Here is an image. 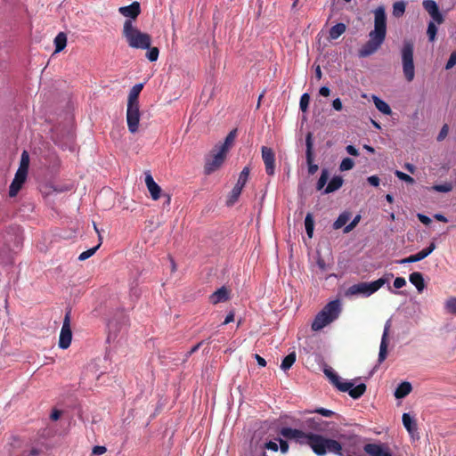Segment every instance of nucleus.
<instances>
[{
    "label": "nucleus",
    "instance_id": "nucleus-26",
    "mask_svg": "<svg viewBox=\"0 0 456 456\" xmlns=\"http://www.w3.org/2000/svg\"><path fill=\"white\" fill-rule=\"evenodd\" d=\"M29 167V155L28 151H24L21 153L20 166L16 173L22 174L28 176V171Z\"/></svg>",
    "mask_w": 456,
    "mask_h": 456
},
{
    "label": "nucleus",
    "instance_id": "nucleus-52",
    "mask_svg": "<svg viewBox=\"0 0 456 456\" xmlns=\"http://www.w3.org/2000/svg\"><path fill=\"white\" fill-rule=\"evenodd\" d=\"M367 181L370 185H372L374 187H378L379 185V182H380L379 178L377 175L369 176L367 178Z\"/></svg>",
    "mask_w": 456,
    "mask_h": 456
},
{
    "label": "nucleus",
    "instance_id": "nucleus-6",
    "mask_svg": "<svg viewBox=\"0 0 456 456\" xmlns=\"http://www.w3.org/2000/svg\"><path fill=\"white\" fill-rule=\"evenodd\" d=\"M387 282L388 279L386 277H381L377 281L371 282H359L357 284L350 286L346 291V296H362L367 297L374 294Z\"/></svg>",
    "mask_w": 456,
    "mask_h": 456
},
{
    "label": "nucleus",
    "instance_id": "nucleus-24",
    "mask_svg": "<svg viewBox=\"0 0 456 456\" xmlns=\"http://www.w3.org/2000/svg\"><path fill=\"white\" fill-rule=\"evenodd\" d=\"M142 84L134 85L129 92L127 104L139 105L138 96L142 89Z\"/></svg>",
    "mask_w": 456,
    "mask_h": 456
},
{
    "label": "nucleus",
    "instance_id": "nucleus-40",
    "mask_svg": "<svg viewBox=\"0 0 456 456\" xmlns=\"http://www.w3.org/2000/svg\"><path fill=\"white\" fill-rule=\"evenodd\" d=\"M148 52L146 53V57L150 61H156L159 58V51L157 47H149L146 48Z\"/></svg>",
    "mask_w": 456,
    "mask_h": 456
},
{
    "label": "nucleus",
    "instance_id": "nucleus-3",
    "mask_svg": "<svg viewBox=\"0 0 456 456\" xmlns=\"http://www.w3.org/2000/svg\"><path fill=\"white\" fill-rule=\"evenodd\" d=\"M122 34L131 48L145 50L151 45V36L138 29L131 20H125Z\"/></svg>",
    "mask_w": 456,
    "mask_h": 456
},
{
    "label": "nucleus",
    "instance_id": "nucleus-4",
    "mask_svg": "<svg viewBox=\"0 0 456 456\" xmlns=\"http://www.w3.org/2000/svg\"><path fill=\"white\" fill-rule=\"evenodd\" d=\"M341 313V303L338 299L328 303L322 310L315 316L312 329L314 331L321 330L325 326L338 318Z\"/></svg>",
    "mask_w": 456,
    "mask_h": 456
},
{
    "label": "nucleus",
    "instance_id": "nucleus-37",
    "mask_svg": "<svg viewBox=\"0 0 456 456\" xmlns=\"http://www.w3.org/2000/svg\"><path fill=\"white\" fill-rule=\"evenodd\" d=\"M422 259H424V254H422L421 251H419L415 255H411L408 257L399 260L398 263L401 265H404V264L419 262Z\"/></svg>",
    "mask_w": 456,
    "mask_h": 456
},
{
    "label": "nucleus",
    "instance_id": "nucleus-31",
    "mask_svg": "<svg viewBox=\"0 0 456 456\" xmlns=\"http://www.w3.org/2000/svg\"><path fill=\"white\" fill-rule=\"evenodd\" d=\"M346 31V25L344 23H337L330 29V37L331 39L338 38Z\"/></svg>",
    "mask_w": 456,
    "mask_h": 456
},
{
    "label": "nucleus",
    "instance_id": "nucleus-1",
    "mask_svg": "<svg viewBox=\"0 0 456 456\" xmlns=\"http://www.w3.org/2000/svg\"><path fill=\"white\" fill-rule=\"evenodd\" d=\"M280 434L283 437L295 440L300 444L309 445L318 456H324L327 453H333L338 456H352L347 451L343 450L340 443L321 435L305 433L291 428H282Z\"/></svg>",
    "mask_w": 456,
    "mask_h": 456
},
{
    "label": "nucleus",
    "instance_id": "nucleus-28",
    "mask_svg": "<svg viewBox=\"0 0 456 456\" xmlns=\"http://www.w3.org/2000/svg\"><path fill=\"white\" fill-rule=\"evenodd\" d=\"M372 100H373V102L375 104V107L382 114H385V115H390L391 114V112H392L391 108L389 107V105L386 102H384L383 100H381L380 98H379L376 95L372 96Z\"/></svg>",
    "mask_w": 456,
    "mask_h": 456
},
{
    "label": "nucleus",
    "instance_id": "nucleus-14",
    "mask_svg": "<svg viewBox=\"0 0 456 456\" xmlns=\"http://www.w3.org/2000/svg\"><path fill=\"white\" fill-rule=\"evenodd\" d=\"M422 5L432 18V20L436 21L437 24H442L444 22V16L440 12L438 5L434 0H424Z\"/></svg>",
    "mask_w": 456,
    "mask_h": 456
},
{
    "label": "nucleus",
    "instance_id": "nucleus-39",
    "mask_svg": "<svg viewBox=\"0 0 456 456\" xmlns=\"http://www.w3.org/2000/svg\"><path fill=\"white\" fill-rule=\"evenodd\" d=\"M329 179V172L327 169H323L322 171L321 176L317 182L316 188L318 191H321L324 188L325 184L327 183V181Z\"/></svg>",
    "mask_w": 456,
    "mask_h": 456
},
{
    "label": "nucleus",
    "instance_id": "nucleus-61",
    "mask_svg": "<svg viewBox=\"0 0 456 456\" xmlns=\"http://www.w3.org/2000/svg\"><path fill=\"white\" fill-rule=\"evenodd\" d=\"M233 320H234V314H233V313H232V312H231V313H229V314H227V316L225 317V319H224V323H223V324H224V325H226V324H228V323H230V322H233Z\"/></svg>",
    "mask_w": 456,
    "mask_h": 456
},
{
    "label": "nucleus",
    "instance_id": "nucleus-21",
    "mask_svg": "<svg viewBox=\"0 0 456 456\" xmlns=\"http://www.w3.org/2000/svg\"><path fill=\"white\" fill-rule=\"evenodd\" d=\"M412 390V387L410 382L403 381L398 385L395 391V397L397 399L404 398L408 395Z\"/></svg>",
    "mask_w": 456,
    "mask_h": 456
},
{
    "label": "nucleus",
    "instance_id": "nucleus-48",
    "mask_svg": "<svg viewBox=\"0 0 456 456\" xmlns=\"http://www.w3.org/2000/svg\"><path fill=\"white\" fill-rule=\"evenodd\" d=\"M359 220H360V216H356L349 224L346 225L344 232H349L350 231H352L356 226Z\"/></svg>",
    "mask_w": 456,
    "mask_h": 456
},
{
    "label": "nucleus",
    "instance_id": "nucleus-34",
    "mask_svg": "<svg viewBox=\"0 0 456 456\" xmlns=\"http://www.w3.org/2000/svg\"><path fill=\"white\" fill-rule=\"evenodd\" d=\"M406 8V3L404 1H397L393 4V15L395 17H401L403 15Z\"/></svg>",
    "mask_w": 456,
    "mask_h": 456
},
{
    "label": "nucleus",
    "instance_id": "nucleus-60",
    "mask_svg": "<svg viewBox=\"0 0 456 456\" xmlns=\"http://www.w3.org/2000/svg\"><path fill=\"white\" fill-rule=\"evenodd\" d=\"M319 94L322 95V96H324V97H328L330 94V90L329 87L327 86H322L319 90Z\"/></svg>",
    "mask_w": 456,
    "mask_h": 456
},
{
    "label": "nucleus",
    "instance_id": "nucleus-13",
    "mask_svg": "<svg viewBox=\"0 0 456 456\" xmlns=\"http://www.w3.org/2000/svg\"><path fill=\"white\" fill-rule=\"evenodd\" d=\"M391 328V321L387 320L385 323L384 331L382 334L380 346H379V358L378 362L379 363H381L385 361L387 354V346H388V333Z\"/></svg>",
    "mask_w": 456,
    "mask_h": 456
},
{
    "label": "nucleus",
    "instance_id": "nucleus-5",
    "mask_svg": "<svg viewBox=\"0 0 456 456\" xmlns=\"http://www.w3.org/2000/svg\"><path fill=\"white\" fill-rule=\"evenodd\" d=\"M324 373L338 389L342 392H348L354 399L361 397L366 390V386L363 383L354 386V383L350 381L342 382L341 378L331 368L325 369Z\"/></svg>",
    "mask_w": 456,
    "mask_h": 456
},
{
    "label": "nucleus",
    "instance_id": "nucleus-2",
    "mask_svg": "<svg viewBox=\"0 0 456 456\" xmlns=\"http://www.w3.org/2000/svg\"><path fill=\"white\" fill-rule=\"evenodd\" d=\"M386 35V10L384 6H379L374 11V29L369 33V40L359 50V57L365 58L375 53L384 43Z\"/></svg>",
    "mask_w": 456,
    "mask_h": 456
},
{
    "label": "nucleus",
    "instance_id": "nucleus-27",
    "mask_svg": "<svg viewBox=\"0 0 456 456\" xmlns=\"http://www.w3.org/2000/svg\"><path fill=\"white\" fill-rule=\"evenodd\" d=\"M94 228L95 230V232L98 233L99 235V240L100 241H102V237L100 235V232L96 226V224L94 223ZM102 242H99V244L92 248H89L84 252H82L79 256H78V260L80 261H85L86 259H88L89 257H91L95 252L96 250L99 248L100 245H101Z\"/></svg>",
    "mask_w": 456,
    "mask_h": 456
},
{
    "label": "nucleus",
    "instance_id": "nucleus-38",
    "mask_svg": "<svg viewBox=\"0 0 456 456\" xmlns=\"http://www.w3.org/2000/svg\"><path fill=\"white\" fill-rule=\"evenodd\" d=\"M436 21L431 20L428 22V29H427V35L428 37V40L430 42H434L436 39V36L437 33V27L436 25Z\"/></svg>",
    "mask_w": 456,
    "mask_h": 456
},
{
    "label": "nucleus",
    "instance_id": "nucleus-59",
    "mask_svg": "<svg viewBox=\"0 0 456 456\" xmlns=\"http://www.w3.org/2000/svg\"><path fill=\"white\" fill-rule=\"evenodd\" d=\"M346 152L352 156H358L359 155V151L358 150L353 146V145H347L346 148Z\"/></svg>",
    "mask_w": 456,
    "mask_h": 456
},
{
    "label": "nucleus",
    "instance_id": "nucleus-50",
    "mask_svg": "<svg viewBox=\"0 0 456 456\" xmlns=\"http://www.w3.org/2000/svg\"><path fill=\"white\" fill-rule=\"evenodd\" d=\"M436 249V244L431 242L429 246L421 250V253L424 254V258L428 256L434 250Z\"/></svg>",
    "mask_w": 456,
    "mask_h": 456
},
{
    "label": "nucleus",
    "instance_id": "nucleus-44",
    "mask_svg": "<svg viewBox=\"0 0 456 456\" xmlns=\"http://www.w3.org/2000/svg\"><path fill=\"white\" fill-rule=\"evenodd\" d=\"M395 175H396V177H398L402 181H404L405 183H414V179L411 176H410L409 175H407L402 171L396 170L395 172Z\"/></svg>",
    "mask_w": 456,
    "mask_h": 456
},
{
    "label": "nucleus",
    "instance_id": "nucleus-41",
    "mask_svg": "<svg viewBox=\"0 0 456 456\" xmlns=\"http://www.w3.org/2000/svg\"><path fill=\"white\" fill-rule=\"evenodd\" d=\"M354 166V162L350 158H345L340 163L339 169L340 171H348L351 170Z\"/></svg>",
    "mask_w": 456,
    "mask_h": 456
},
{
    "label": "nucleus",
    "instance_id": "nucleus-57",
    "mask_svg": "<svg viewBox=\"0 0 456 456\" xmlns=\"http://www.w3.org/2000/svg\"><path fill=\"white\" fill-rule=\"evenodd\" d=\"M332 107L335 110L340 111L343 109L342 102L339 98H336L332 102Z\"/></svg>",
    "mask_w": 456,
    "mask_h": 456
},
{
    "label": "nucleus",
    "instance_id": "nucleus-11",
    "mask_svg": "<svg viewBox=\"0 0 456 456\" xmlns=\"http://www.w3.org/2000/svg\"><path fill=\"white\" fill-rule=\"evenodd\" d=\"M261 154L266 174L273 175L275 172V155L273 151L269 147L262 146Z\"/></svg>",
    "mask_w": 456,
    "mask_h": 456
},
{
    "label": "nucleus",
    "instance_id": "nucleus-56",
    "mask_svg": "<svg viewBox=\"0 0 456 456\" xmlns=\"http://www.w3.org/2000/svg\"><path fill=\"white\" fill-rule=\"evenodd\" d=\"M315 411L324 417H331L332 415H334V412L332 411L324 408H319Z\"/></svg>",
    "mask_w": 456,
    "mask_h": 456
},
{
    "label": "nucleus",
    "instance_id": "nucleus-16",
    "mask_svg": "<svg viewBox=\"0 0 456 456\" xmlns=\"http://www.w3.org/2000/svg\"><path fill=\"white\" fill-rule=\"evenodd\" d=\"M118 12L123 16L126 17V20H131L134 22L141 12L140 4L134 2L130 5L119 7Z\"/></svg>",
    "mask_w": 456,
    "mask_h": 456
},
{
    "label": "nucleus",
    "instance_id": "nucleus-64",
    "mask_svg": "<svg viewBox=\"0 0 456 456\" xmlns=\"http://www.w3.org/2000/svg\"><path fill=\"white\" fill-rule=\"evenodd\" d=\"M203 342H200L198 343L197 345H195L194 346H192L191 348V350L187 353V356L192 354L193 353H195L196 351L199 350V348L200 347V346L202 345Z\"/></svg>",
    "mask_w": 456,
    "mask_h": 456
},
{
    "label": "nucleus",
    "instance_id": "nucleus-18",
    "mask_svg": "<svg viewBox=\"0 0 456 456\" xmlns=\"http://www.w3.org/2000/svg\"><path fill=\"white\" fill-rule=\"evenodd\" d=\"M403 427L409 432L411 436L415 439L418 438V428L416 420L409 413H403L402 417Z\"/></svg>",
    "mask_w": 456,
    "mask_h": 456
},
{
    "label": "nucleus",
    "instance_id": "nucleus-32",
    "mask_svg": "<svg viewBox=\"0 0 456 456\" xmlns=\"http://www.w3.org/2000/svg\"><path fill=\"white\" fill-rule=\"evenodd\" d=\"M350 217H351L350 213L343 212L342 214H340L338 216L337 220L334 222L333 228L335 230L342 228L343 226H345L346 224V223L349 221Z\"/></svg>",
    "mask_w": 456,
    "mask_h": 456
},
{
    "label": "nucleus",
    "instance_id": "nucleus-23",
    "mask_svg": "<svg viewBox=\"0 0 456 456\" xmlns=\"http://www.w3.org/2000/svg\"><path fill=\"white\" fill-rule=\"evenodd\" d=\"M410 282L416 287L419 292H421L425 288L423 275L419 272H414L410 274Z\"/></svg>",
    "mask_w": 456,
    "mask_h": 456
},
{
    "label": "nucleus",
    "instance_id": "nucleus-47",
    "mask_svg": "<svg viewBox=\"0 0 456 456\" xmlns=\"http://www.w3.org/2000/svg\"><path fill=\"white\" fill-rule=\"evenodd\" d=\"M456 64V51L452 52L449 57V60L445 65L446 69H452Z\"/></svg>",
    "mask_w": 456,
    "mask_h": 456
},
{
    "label": "nucleus",
    "instance_id": "nucleus-62",
    "mask_svg": "<svg viewBox=\"0 0 456 456\" xmlns=\"http://www.w3.org/2000/svg\"><path fill=\"white\" fill-rule=\"evenodd\" d=\"M61 412L60 411L53 410V412L51 413L50 418L52 420H57L61 417Z\"/></svg>",
    "mask_w": 456,
    "mask_h": 456
},
{
    "label": "nucleus",
    "instance_id": "nucleus-15",
    "mask_svg": "<svg viewBox=\"0 0 456 456\" xmlns=\"http://www.w3.org/2000/svg\"><path fill=\"white\" fill-rule=\"evenodd\" d=\"M363 450L370 456H392L389 448L385 444H367Z\"/></svg>",
    "mask_w": 456,
    "mask_h": 456
},
{
    "label": "nucleus",
    "instance_id": "nucleus-22",
    "mask_svg": "<svg viewBox=\"0 0 456 456\" xmlns=\"http://www.w3.org/2000/svg\"><path fill=\"white\" fill-rule=\"evenodd\" d=\"M236 135H237V130L236 129L232 130L225 137L224 142L221 145H217L216 147L227 154L230 148L232 147V145L234 142Z\"/></svg>",
    "mask_w": 456,
    "mask_h": 456
},
{
    "label": "nucleus",
    "instance_id": "nucleus-20",
    "mask_svg": "<svg viewBox=\"0 0 456 456\" xmlns=\"http://www.w3.org/2000/svg\"><path fill=\"white\" fill-rule=\"evenodd\" d=\"M229 299V290L225 287H221L209 297V301L213 305L225 302Z\"/></svg>",
    "mask_w": 456,
    "mask_h": 456
},
{
    "label": "nucleus",
    "instance_id": "nucleus-49",
    "mask_svg": "<svg viewBox=\"0 0 456 456\" xmlns=\"http://www.w3.org/2000/svg\"><path fill=\"white\" fill-rule=\"evenodd\" d=\"M449 127L447 125H444L441 128L438 135H437V141H443L448 134Z\"/></svg>",
    "mask_w": 456,
    "mask_h": 456
},
{
    "label": "nucleus",
    "instance_id": "nucleus-7",
    "mask_svg": "<svg viewBox=\"0 0 456 456\" xmlns=\"http://www.w3.org/2000/svg\"><path fill=\"white\" fill-rule=\"evenodd\" d=\"M414 45L411 40H405L401 49L403 73L408 82H411L415 77L413 61Z\"/></svg>",
    "mask_w": 456,
    "mask_h": 456
},
{
    "label": "nucleus",
    "instance_id": "nucleus-46",
    "mask_svg": "<svg viewBox=\"0 0 456 456\" xmlns=\"http://www.w3.org/2000/svg\"><path fill=\"white\" fill-rule=\"evenodd\" d=\"M109 327V336H108V341L110 342L111 339L116 338L117 333H116V322L112 320L108 324Z\"/></svg>",
    "mask_w": 456,
    "mask_h": 456
},
{
    "label": "nucleus",
    "instance_id": "nucleus-10",
    "mask_svg": "<svg viewBox=\"0 0 456 456\" xmlns=\"http://www.w3.org/2000/svg\"><path fill=\"white\" fill-rule=\"evenodd\" d=\"M140 121L139 105L127 104L126 122L130 133L134 134L138 131Z\"/></svg>",
    "mask_w": 456,
    "mask_h": 456
},
{
    "label": "nucleus",
    "instance_id": "nucleus-42",
    "mask_svg": "<svg viewBox=\"0 0 456 456\" xmlns=\"http://www.w3.org/2000/svg\"><path fill=\"white\" fill-rule=\"evenodd\" d=\"M310 102V96L307 93H305L300 97L299 108L303 112H305L308 109Z\"/></svg>",
    "mask_w": 456,
    "mask_h": 456
},
{
    "label": "nucleus",
    "instance_id": "nucleus-9",
    "mask_svg": "<svg viewBox=\"0 0 456 456\" xmlns=\"http://www.w3.org/2000/svg\"><path fill=\"white\" fill-rule=\"evenodd\" d=\"M71 340H72V332H71V328H70V314H69V312H68L65 314L62 327L61 330L60 338H59V346L61 349H67L70 346Z\"/></svg>",
    "mask_w": 456,
    "mask_h": 456
},
{
    "label": "nucleus",
    "instance_id": "nucleus-54",
    "mask_svg": "<svg viewBox=\"0 0 456 456\" xmlns=\"http://www.w3.org/2000/svg\"><path fill=\"white\" fill-rule=\"evenodd\" d=\"M418 219L425 225H428L431 223V218L428 216H425L423 214H418L417 215Z\"/></svg>",
    "mask_w": 456,
    "mask_h": 456
},
{
    "label": "nucleus",
    "instance_id": "nucleus-25",
    "mask_svg": "<svg viewBox=\"0 0 456 456\" xmlns=\"http://www.w3.org/2000/svg\"><path fill=\"white\" fill-rule=\"evenodd\" d=\"M343 178L341 176H334L330 183H328L327 187L324 189L323 193L329 194L337 190H338L342 184H343Z\"/></svg>",
    "mask_w": 456,
    "mask_h": 456
},
{
    "label": "nucleus",
    "instance_id": "nucleus-33",
    "mask_svg": "<svg viewBox=\"0 0 456 456\" xmlns=\"http://www.w3.org/2000/svg\"><path fill=\"white\" fill-rule=\"evenodd\" d=\"M249 172H250V170H249L248 167H245L242 169V171L240 172V174L239 175L237 183L235 184L236 187H239L241 190L243 189V187L245 186V184L248 179Z\"/></svg>",
    "mask_w": 456,
    "mask_h": 456
},
{
    "label": "nucleus",
    "instance_id": "nucleus-12",
    "mask_svg": "<svg viewBox=\"0 0 456 456\" xmlns=\"http://www.w3.org/2000/svg\"><path fill=\"white\" fill-rule=\"evenodd\" d=\"M305 158H306V163L308 166V173L310 175H314L318 170V166L316 164H314V152H313V134L312 133H308L305 137Z\"/></svg>",
    "mask_w": 456,
    "mask_h": 456
},
{
    "label": "nucleus",
    "instance_id": "nucleus-36",
    "mask_svg": "<svg viewBox=\"0 0 456 456\" xmlns=\"http://www.w3.org/2000/svg\"><path fill=\"white\" fill-rule=\"evenodd\" d=\"M242 190L239 187H236L234 185V187L232 188L228 199H227V205L228 206H232L239 199L240 193H241Z\"/></svg>",
    "mask_w": 456,
    "mask_h": 456
},
{
    "label": "nucleus",
    "instance_id": "nucleus-45",
    "mask_svg": "<svg viewBox=\"0 0 456 456\" xmlns=\"http://www.w3.org/2000/svg\"><path fill=\"white\" fill-rule=\"evenodd\" d=\"M433 190L439 192H449L452 190V186L451 183H445L443 184L435 185Z\"/></svg>",
    "mask_w": 456,
    "mask_h": 456
},
{
    "label": "nucleus",
    "instance_id": "nucleus-30",
    "mask_svg": "<svg viewBox=\"0 0 456 456\" xmlns=\"http://www.w3.org/2000/svg\"><path fill=\"white\" fill-rule=\"evenodd\" d=\"M297 359V354L295 352L289 353L287 356L284 357V359L281 362V369L283 371L289 370L291 366L294 364Z\"/></svg>",
    "mask_w": 456,
    "mask_h": 456
},
{
    "label": "nucleus",
    "instance_id": "nucleus-55",
    "mask_svg": "<svg viewBox=\"0 0 456 456\" xmlns=\"http://www.w3.org/2000/svg\"><path fill=\"white\" fill-rule=\"evenodd\" d=\"M106 451H107V449L105 446L96 445L93 448V454L102 455V454L105 453Z\"/></svg>",
    "mask_w": 456,
    "mask_h": 456
},
{
    "label": "nucleus",
    "instance_id": "nucleus-19",
    "mask_svg": "<svg viewBox=\"0 0 456 456\" xmlns=\"http://www.w3.org/2000/svg\"><path fill=\"white\" fill-rule=\"evenodd\" d=\"M27 179V175L16 173L14 179L12 180L10 188H9V195L10 197H14L18 194L19 191L21 189L23 183Z\"/></svg>",
    "mask_w": 456,
    "mask_h": 456
},
{
    "label": "nucleus",
    "instance_id": "nucleus-63",
    "mask_svg": "<svg viewBox=\"0 0 456 456\" xmlns=\"http://www.w3.org/2000/svg\"><path fill=\"white\" fill-rule=\"evenodd\" d=\"M256 360L258 365H260L261 367H265L266 365V361L260 355L256 354Z\"/></svg>",
    "mask_w": 456,
    "mask_h": 456
},
{
    "label": "nucleus",
    "instance_id": "nucleus-51",
    "mask_svg": "<svg viewBox=\"0 0 456 456\" xmlns=\"http://www.w3.org/2000/svg\"><path fill=\"white\" fill-rule=\"evenodd\" d=\"M405 284H406V281H405V279H404V278H403V277H397V278H395V281H394V287H395V289H401V288H403V286H405Z\"/></svg>",
    "mask_w": 456,
    "mask_h": 456
},
{
    "label": "nucleus",
    "instance_id": "nucleus-43",
    "mask_svg": "<svg viewBox=\"0 0 456 456\" xmlns=\"http://www.w3.org/2000/svg\"><path fill=\"white\" fill-rule=\"evenodd\" d=\"M446 310L453 314H456V297H451L445 302Z\"/></svg>",
    "mask_w": 456,
    "mask_h": 456
},
{
    "label": "nucleus",
    "instance_id": "nucleus-58",
    "mask_svg": "<svg viewBox=\"0 0 456 456\" xmlns=\"http://www.w3.org/2000/svg\"><path fill=\"white\" fill-rule=\"evenodd\" d=\"M280 450L282 453H287L289 451V444L286 441L279 439Z\"/></svg>",
    "mask_w": 456,
    "mask_h": 456
},
{
    "label": "nucleus",
    "instance_id": "nucleus-17",
    "mask_svg": "<svg viewBox=\"0 0 456 456\" xmlns=\"http://www.w3.org/2000/svg\"><path fill=\"white\" fill-rule=\"evenodd\" d=\"M145 184L152 200H157L160 197L161 188L155 183L150 172H145Z\"/></svg>",
    "mask_w": 456,
    "mask_h": 456
},
{
    "label": "nucleus",
    "instance_id": "nucleus-35",
    "mask_svg": "<svg viewBox=\"0 0 456 456\" xmlns=\"http://www.w3.org/2000/svg\"><path fill=\"white\" fill-rule=\"evenodd\" d=\"M305 227L309 238L313 237L314 221L312 214L308 213L305 218Z\"/></svg>",
    "mask_w": 456,
    "mask_h": 456
},
{
    "label": "nucleus",
    "instance_id": "nucleus-53",
    "mask_svg": "<svg viewBox=\"0 0 456 456\" xmlns=\"http://www.w3.org/2000/svg\"><path fill=\"white\" fill-rule=\"evenodd\" d=\"M265 448L273 452H277L279 449V445L276 442L269 441L265 444Z\"/></svg>",
    "mask_w": 456,
    "mask_h": 456
},
{
    "label": "nucleus",
    "instance_id": "nucleus-29",
    "mask_svg": "<svg viewBox=\"0 0 456 456\" xmlns=\"http://www.w3.org/2000/svg\"><path fill=\"white\" fill-rule=\"evenodd\" d=\"M67 45V36L63 32H60L54 38L55 53L62 51Z\"/></svg>",
    "mask_w": 456,
    "mask_h": 456
},
{
    "label": "nucleus",
    "instance_id": "nucleus-8",
    "mask_svg": "<svg viewBox=\"0 0 456 456\" xmlns=\"http://www.w3.org/2000/svg\"><path fill=\"white\" fill-rule=\"evenodd\" d=\"M226 153L216 147L213 155L206 159L205 173L210 175L217 170L223 165Z\"/></svg>",
    "mask_w": 456,
    "mask_h": 456
}]
</instances>
